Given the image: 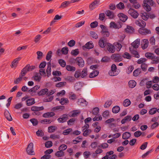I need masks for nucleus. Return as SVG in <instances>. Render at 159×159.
Returning <instances> with one entry per match:
<instances>
[{
  "instance_id": "42",
  "label": "nucleus",
  "mask_w": 159,
  "mask_h": 159,
  "mask_svg": "<svg viewBox=\"0 0 159 159\" xmlns=\"http://www.w3.org/2000/svg\"><path fill=\"white\" fill-rule=\"evenodd\" d=\"M80 53L79 50L78 48L72 50L70 54L73 56H76L79 54Z\"/></svg>"
},
{
  "instance_id": "58",
  "label": "nucleus",
  "mask_w": 159,
  "mask_h": 159,
  "mask_svg": "<svg viewBox=\"0 0 159 159\" xmlns=\"http://www.w3.org/2000/svg\"><path fill=\"white\" fill-rule=\"evenodd\" d=\"M66 79L67 81L71 82H74L75 80L74 76L73 77L72 76H67Z\"/></svg>"
},
{
  "instance_id": "6",
  "label": "nucleus",
  "mask_w": 159,
  "mask_h": 159,
  "mask_svg": "<svg viewBox=\"0 0 159 159\" xmlns=\"http://www.w3.org/2000/svg\"><path fill=\"white\" fill-rule=\"evenodd\" d=\"M100 4V0H94L89 4V9L90 10H93Z\"/></svg>"
},
{
  "instance_id": "16",
  "label": "nucleus",
  "mask_w": 159,
  "mask_h": 159,
  "mask_svg": "<svg viewBox=\"0 0 159 159\" xmlns=\"http://www.w3.org/2000/svg\"><path fill=\"white\" fill-rule=\"evenodd\" d=\"M94 47V45L92 41H89L87 42L84 45L82 46L83 50H85L86 49H91Z\"/></svg>"
},
{
  "instance_id": "15",
  "label": "nucleus",
  "mask_w": 159,
  "mask_h": 159,
  "mask_svg": "<svg viewBox=\"0 0 159 159\" xmlns=\"http://www.w3.org/2000/svg\"><path fill=\"white\" fill-rule=\"evenodd\" d=\"M139 15L141 18L144 20H147L149 19L148 14L144 11H141Z\"/></svg>"
},
{
  "instance_id": "52",
  "label": "nucleus",
  "mask_w": 159,
  "mask_h": 159,
  "mask_svg": "<svg viewBox=\"0 0 159 159\" xmlns=\"http://www.w3.org/2000/svg\"><path fill=\"white\" fill-rule=\"evenodd\" d=\"M80 112V111L79 110H75L71 111L70 115L71 117H74L79 114Z\"/></svg>"
},
{
  "instance_id": "8",
  "label": "nucleus",
  "mask_w": 159,
  "mask_h": 159,
  "mask_svg": "<svg viewBox=\"0 0 159 159\" xmlns=\"http://www.w3.org/2000/svg\"><path fill=\"white\" fill-rule=\"evenodd\" d=\"M34 145L32 143H30L28 145L26 149L27 153L30 155H34V152L33 150Z\"/></svg>"
},
{
  "instance_id": "60",
  "label": "nucleus",
  "mask_w": 159,
  "mask_h": 159,
  "mask_svg": "<svg viewBox=\"0 0 159 159\" xmlns=\"http://www.w3.org/2000/svg\"><path fill=\"white\" fill-rule=\"evenodd\" d=\"M85 22V21L82 20L77 23L75 25V27L76 28H78L82 26L84 24Z\"/></svg>"
},
{
  "instance_id": "49",
  "label": "nucleus",
  "mask_w": 159,
  "mask_h": 159,
  "mask_svg": "<svg viewBox=\"0 0 159 159\" xmlns=\"http://www.w3.org/2000/svg\"><path fill=\"white\" fill-rule=\"evenodd\" d=\"M37 55V59L39 60H41L43 56V52L40 51H38L36 52Z\"/></svg>"
},
{
  "instance_id": "10",
  "label": "nucleus",
  "mask_w": 159,
  "mask_h": 159,
  "mask_svg": "<svg viewBox=\"0 0 159 159\" xmlns=\"http://www.w3.org/2000/svg\"><path fill=\"white\" fill-rule=\"evenodd\" d=\"M122 24L120 23H116L114 22H111L109 24V28L116 29H119L122 27Z\"/></svg>"
},
{
  "instance_id": "2",
  "label": "nucleus",
  "mask_w": 159,
  "mask_h": 159,
  "mask_svg": "<svg viewBox=\"0 0 159 159\" xmlns=\"http://www.w3.org/2000/svg\"><path fill=\"white\" fill-rule=\"evenodd\" d=\"M155 5V2L153 0H143V7L144 9L147 11H149L151 10V6Z\"/></svg>"
},
{
  "instance_id": "14",
  "label": "nucleus",
  "mask_w": 159,
  "mask_h": 159,
  "mask_svg": "<svg viewBox=\"0 0 159 159\" xmlns=\"http://www.w3.org/2000/svg\"><path fill=\"white\" fill-rule=\"evenodd\" d=\"M62 18V16L58 14H57L55 16L53 20L50 22V25H52L55 24L57 20H60Z\"/></svg>"
},
{
  "instance_id": "13",
  "label": "nucleus",
  "mask_w": 159,
  "mask_h": 159,
  "mask_svg": "<svg viewBox=\"0 0 159 159\" xmlns=\"http://www.w3.org/2000/svg\"><path fill=\"white\" fill-rule=\"evenodd\" d=\"M84 85V84L83 83L78 82H76L74 84V87L75 90L79 91L81 89Z\"/></svg>"
},
{
  "instance_id": "1",
  "label": "nucleus",
  "mask_w": 159,
  "mask_h": 159,
  "mask_svg": "<svg viewBox=\"0 0 159 159\" xmlns=\"http://www.w3.org/2000/svg\"><path fill=\"white\" fill-rule=\"evenodd\" d=\"M51 62H50L48 63V66L46 69V72L44 69H39V75L41 76H42L45 77L46 75L48 77H49L51 74Z\"/></svg>"
},
{
  "instance_id": "48",
  "label": "nucleus",
  "mask_w": 159,
  "mask_h": 159,
  "mask_svg": "<svg viewBox=\"0 0 159 159\" xmlns=\"http://www.w3.org/2000/svg\"><path fill=\"white\" fill-rule=\"evenodd\" d=\"M42 37V36L41 35L39 34L37 35L34 39V41L35 43H39Z\"/></svg>"
},
{
  "instance_id": "59",
  "label": "nucleus",
  "mask_w": 159,
  "mask_h": 159,
  "mask_svg": "<svg viewBox=\"0 0 159 159\" xmlns=\"http://www.w3.org/2000/svg\"><path fill=\"white\" fill-rule=\"evenodd\" d=\"M57 127L55 126H51L48 127V132L51 133L54 132L56 129Z\"/></svg>"
},
{
  "instance_id": "47",
  "label": "nucleus",
  "mask_w": 159,
  "mask_h": 159,
  "mask_svg": "<svg viewBox=\"0 0 159 159\" xmlns=\"http://www.w3.org/2000/svg\"><path fill=\"white\" fill-rule=\"evenodd\" d=\"M89 35L92 38L96 39L98 38V36L97 34L95 32L91 31L89 32Z\"/></svg>"
},
{
  "instance_id": "32",
  "label": "nucleus",
  "mask_w": 159,
  "mask_h": 159,
  "mask_svg": "<svg viewBox=\"0 0 159 159\" xmlns=\"http://www.w3.org/2000/svg\"><path fill=\"white\" fill-rule=\"evenodd\" d=\"M132 4L133 7L135 9H138L141 7V4L137 1L133 2Z\"/></svg>"
},
{
  "instance_id": "3",
  "label": "nucleus",
  "mask_w": 159,
  "mask_h": 159,
  "mask_svg": "<svg viewBox=\"0 0 159 159\" xmlns=\"http://www.w3.org/2000/svg\"><path fill=\"white\" fill-rule=\"evenodd\" d=\"M119 71L117 70V67L115 64H113L111 66V70L109 72V74L111 76H115L117 75Z\"/></svg>"
},
{
  "instance_id": "5",
  "label": "nucleus",
  "mask_w": 159,
  "mask_h": 159,
  "mask_svg": "<svg viewBox=\"0 0 159 159\" xmlns=\"http://www.w3.org/2000/svg\"><path fill=\"white\" fill-rule=\"evenodd\" d=\"M22 58L20 57H18L17 58L13 59L11 62L10 66L12 69H16L19 63V62L20 61Z\"/></svg>"
},
{
  "instance_id": "23",
  "label": "nucleus",
  "mask_w": 159,
  "mask_h": 159,
  "mask_svg": "<svg viewBox=\"0 0 159 159\" xmlns=\"http://www.w3.org/2000/svg\"><path fill=\"white\" fill-rule=\"evenodd\" d=\"M134 28L130 26H127L126 28L125 29V31L129 34H131L133 33L134 31Z\"/></svg>"
},
{
  "instance_id": "22",
  "label": "nucleus",
  "mask_w": 159,
  "mask_h": 159,
  "mask_svg": "<svg viewBox=\"0 0 159 159\" xmlns=\"http://www.w3.org/2000/svg\"><path fill=\"white\" fill-rule=\"evenodd\" d=\"M71 2L69 1H65L63 2L61 4L59 8H65L68 7Z\"/></svg>"
},
{
  "instance_id": "35",
  "label": "nucleus",
  "mask_w": 159,
  "mask_h": 159,
  "mask_svg": "<svg viewBox=\"0 0 159 159\" xmlns=\"http://www.w3.org/2000/svg\"><path fill=\"white\" fill-rule=\"evenodd\" d=\"M134 136L136 137H138L140 136L141 135L143 136H145V134L144 132H141L140 131H137L135 132L134 134Z\"/></svg>"
},
{
  "instance_id": "20",
  "label": "nucleus",
  "mask_w": 159,
  "mask_h": 159,
  "mask_svg": "<svg viewBox=\"0 0 159 159\" xmlns=\"http://www.w3.org/2000/svg\"><path fill=\"white\" fill-rule=\"evenodd\" d=\"M98 124V122H96L93 124L92 125L93 127L94 128V131L96 133L98 132L101 129L100 126Z\"/></svg>"
},
{
  "instance_id": "19",
  "label": "nucleus",
  "mask_w": 159,
  "mask_h": 159,
  "mask_svg": "<svg viewBox=\"0 0 159 159\" xmlns=\"http://www.w3.org/2000/svg\"><path fill=\"white\" fill-rule=\"evenodd\" d=\"M149 42L148 39H145L142 40L141 41V47L144 49L147 48Z\"/></svg>"
},
{
  "instance_id": "17",
  "label": "nucleus",
  "mask_w": 159,
  "mask_h": 159,
  "mask_svg": "<svg viewBox=\"0 0 159 159\" xmlns=\"http://www.w3.org/2000/svg\"><path fill=\"white\" fill-rule=\"evenodd\" d=\"M118 16L120 20L124 22H125L128 19L127 16L126 15L122 13L118 14Z\"/></svg>"
},
{
  "instance_id": "4",
  "label": "nucleus",
  "mask_w": 159,
  "mask_h": 159,
  "mask_svg": "<svg viewBox=\"0 0 159 159\" xmlns=\"http://www.w3.org/2000/svg\"><path fill=\"white\" fill-rule=\"evenodd\" d=\"M128 13L134 19L137 18L139 14L138 11L132 8H130L128 11Z\"/></svg>"
},
{
  "instance_id": "54",
  "label": "nucleus",
  "mask_w": 159,
  "mask_h": 159,
  "mask_svg": "<svg viewBox=\"0 0 159 159\" xmlns=\"http://www.w3.org/2000/svg\"><path fill=\"white\" fill-rule=\"evenodd\" d=\"M134 69V67L133 66H130L127 68L126 72L128 74H129L131 73Z\"/></svg>"
},
{
  "instance_id": "64",
  "label": "nucleus",
  "mask_w": 159,
  "mask_h": 159,
  "mask_svg": "<svg viewBox=\"0 0 159 159\" xmlns=\"http://www.w3.org/2000/svg\"><path fill=\"white\" fill-rule=\"evenodd\" d=\"M147 61L146 59L144 58H141L138 59L137 62L139 64H144L143 63L146 61Z\"/></svg>"
},
{
  "instance_id": "43",
  "label": "nucleus",
  "mask_w": 159,
  "mask_h": 159,
  "mask_svg": "<svg viewBox=\"0 0 159 159\" xmlns=\"http://www.w3.org/2000/svg\"><path fill=\"white\" fill-rule=\"evenodd\" d=\"M99 74V72L97 70H95L91 73L89 75V77L90 78H93L97 76Z\"/></svg>"
},
{
  "instance_id": "27",
  "label": "nucleus",
  "mask_w": 159,
  "mask_h": 159,
  "mask_svg": "<svg viewBox=\"0 0 159 159\" xmlns=\"http://www.w3.org/2000/svg\"><path fill=\"white\" fill-rule=\"evenodd\" d=\"M55 115L54 112H47L43 114V116L44 118H48L49 117H52Z\"/></svg>"
},
{
  "instance_id": "39",
  "label": "nucleus",
  "mask_w": 159,
  "mask_h": 159,
  "mask_svg": "<svg viewBox=\"0 0 159 159\" xmlns=\"http://www.w3.org/2000/svg\"><path fill=\"white\" fill-rule=\"evenodd\" d=\"M35 103L34 99L33 98L29 99L26 101V104L28 106H31Z\"/></svg>"
},
{
  "instance_id": "11",
  "label": "nucleus",
  "mask_w": 159,
  "mask_h": 159,
  "mask_svg": "<svg viewBox=\"0 0 159 159\" xmlns=\"http://www.w3.org/2000/svg\"><path fill=\"white\" fill-rule=\"evenodd\" d=\"M111 58L112 60H114L115 62H119L123 60L121 56L118 54H112L111 56Z\"/></svg>"
},
{
  "instance_id": "34",
  "label": "nucleus",
  "mask_w": 159,
  "mask_h": 159,
  "mask_svg": "<svg viewBox=\"0 0 159 159\" xmlns=\"http://www.w3.org/2000/svg\"><path fill=\"white\" fill-rule=\"evenodd\" d=\"M48 89H41L38 92V94L39 96L44 95L47 93L48 92Z\"/></svg>"
},
{
  "instance_id": "46",
  "label": "nucleus",
  "mask_w": 159,
  "mask_h": 159,
  "mask_svg": "<svg viewBox=\"0 0 159 159\" xmlns=\"http://www.w3.org/2000/svg\"><path fill=\"white\" fill-rule=\"evenodd\" d=\"M131 104V102L128 99H125L123 102V105L125 107H127Z\"/></svg>"
},
{
  "instance_id": "9",
  "label": "nucleus",
  "mask_w": 159,
  "mask_h": 159,
  "mask_svg": "<svg viewBox=\"0 0 159 159\" xmlns=\"http://www.w3.org/2000/svg\"><path fill=\"white\" fill-rule=\"evenodd\" d=\"M76 64L79 66L82 67L84 66V62L83 58L81 57H77L75 59Z\"/></svg>"
},
{
  "instance_id": "33",
  "label": "nucleus",
  "mask_w": 159,
  "mask_h": 159,
  "mask_svg": "<svg viewBox=\"0 0 159 159\" xmlns=\"http://www.w3.org/2000/svg\"><path fill=\"white\" fill-rule=\"evenodd\" d=\"M4 115L6 118H7L8 120L11 121L12 120V119L11 115L8 111L6 110L5 111Z\"/></svg>"
},
{
  "instance_id": "56",
  "label": "nucleus",
  "mask_w": 159,
  "mask_h": 159,
  "mask_svg": "<svg viewBox=\"0 0 159 159\" xmlns=\"http://www.w3.org/2000/svg\"><path fill=\"white\" fill-rule=\"evenodd\" d=\"M141 72V69H137L135 70L133 72V75L134 76H138Z\"/></svg>"
},
{
  "instance_id": "36",
  "label": "nucleus",
  "mask_w": 159,
  "mask_h": 159,
  "mask_svg": "<svg viewBox=\"0 0 159 159\" xmlns=\"http://www.w3.org/2000/svg\"><path fill=\"white\" fill-rule=\"evenodd\" d=\"M24 76H21L20 74V76L17 78H16L14 80V83L16 84H18L20 83L22 81L23 77Z\"/></svg>"
},
{
  "instance_id": "55",
  "label": "nucleus",
  "mask_w": 159,
  "mask_h": 159,
  "mask_svg": "<svg viewBox=\"0 0 159 159\" xmlns=\"http://www.w3.org/2000/svg\"><path fill=\"white\" fill-rule=\"evenodd\" d=\"M114 46L115 47V48H116L117 51H120L122 47L121 45L117 42L115 43H114Z\"/></svg>"
},
{
  "instance_id": "24",
  "label": "nucleus",
  "mask_w": 159,
  "mask_h": 159,
  "mask_svg": "<svg viewBox=\"0 0 159 159\" xmlns=\"http://www.w3.org/2000/svg\"><path fill=\"white\" fill-rule=\"evenodd\" d=\"M105 14L110 19H113L115 17L114 13L110 11V10H107Z\"/></svg>"
},
{
  "instance_id": "29",
  "label": "nucleus",
  "mask_w": 159,
  "mask_h": 159,
  "mask_svg": "<svg viewBox=\"0 0 159 159\" xmlns=\"http://www.w3.org/2000/svg\"><path fill=\"white\" fill-rule=\"evenodd\" d=\"M140 40L137 39L132 43V45L135 48H138L140 44Z\"/></svg>"
},
{
  "instance_id": "21",
  "label": "nucleus",
  "mask_w": 159,
  "mask_h": 159,
  "mask_svg": "<svg viewBox=\"0 0 159 159\" xmlns=\"http://www.w3.org/2000/svg\"><path fill=\"white\" fill-rule=\"evenodd\" d=\"M108 43L104 41L103 38H100L98 41V45L101 48H104L106 46H107V44Z\"/></svg>"
},
{
  "instance_id": "44",
  "label": "nucleus",
  "mask_w": 159,
  "mask_h": 159,
  "mask_svg": "<svg viewBox=\"0 0 159 159\" xmlns=\"http://www.w3.org/2000/svg\"><path fill=\"white\" fill-rule=\"evenodd\" d=\"M80 74V70H76L74 74V76L75 79H78L81 77Z\"/></svg>"
},
{
  "instance_id": "37",
  "label": "nucleus",
  "mask_w": 159,
  "mask_h": 159,
  "mask_svg": "<svg viewBox=\"0 0 159 159\" xmlns=\"http://www.w3.org/2000/svg\"><path fill=\"white\" fill-rule=\"evenodd\" d=\"M131 136L130 133L128 132H126L122 134V138L124 139H127Z\"/></svg>"
},
{
  "instance_id": "28",
  "label": "nucleus",
  "mask_w": 159,
  "mask_h": 159,
  "mask_svg": "<svg viewBox=\"0 0 159 159\" xmlns=\"http://www.w3.org/2000/svg\"><path fill=\"white\" fill-rule=\"evenodd\" d=\"M136 82L133 80H130L128 82V85L131 88H134L136 85Z\"/></svg>"
},
{
  "instance_id": "26",
  "label": "nucleus",
  "mask_w": 159,
  "mask_h": 159,
  "mask_svg": "<svg viewBox=\"0 0 159 159\" xmlns=\"http://www.w3.org/2000/svg\"><path fill=\"white\" fill-rule=\"evenodd\" d=\"M68 116L66 115H63L62 117L58 119L57 120L59 122H64L67 120Z\"/></svg>"
},
{
  "instance_id": "25",
  "label": "nucleus",
  "mask_w": 159,
  "mask_h": 159,
  "mask_svg": "<svg viewBox=\"0 0 159 159\" xmlns=\"http://www.w3.org/2000/svg\"><path fill=\"white\" fill-rule=\"evenodd\" d=\"M87 73L88 71L87 69L86 68H84L83 69L81 72L80 71L81 77L82 78H84L86 77L88 75Z\"/></svg>"
},
{
  "instance_id": "50",
  "label": "nucleus",
  "mask_w": 159,
  "mask_h": 159,
  "mask_svg": "<svg viewBox=\"0 0 159 159\" xmlns=\"http://www.w3.org/2000/svg\"><path fill=\"white\" fill-rule=\"evenodd\" d=\"M120 110V108L118 106H116L113 107L112 109V111L114 113H118Z\"/></svg>"
},
{
  "instance_id": "7",
  "label": "nucleus",
  "mask_w": 159,
  "mask_h": 159,
  "mask_svg": "<svg viewBox=\"0 0 159 159\" xmlns=\"http://www.w3.org/2000/svg\"><path fill=\"white\" fill-rule=\"evenodd\" d=\"M136 25L141 28H144L146 25V23L145 21L142 19L136 20L134 22Z\"/></svg>"
},
{
  "instance_id": "12",
  "label": "nucleus",
  "mask_w": 159,
  "mask_h": 159,
  "mask_svg": "<svg viewBox=\"0 0 159 159\" xmlns=\"http://www.w3.org/2000/svg\"><path fill=\"white\" fill-rule=\"evenodd\" d=\"M139 32L141 34L146 35L151 33V31L146 28H140L138 30Z\"/></svg>"
},
{
  "instance_id": "61",
  "label": "nucleus",
  "mask_w": 159,
  "mask_h": 159,
  "mask_svg": "<svg viewBox=\"0 0 159 159\" xmlns=\"http://www.w3.org/2000/svg\"><path fill=\"white\" fill-rule=\"evenodd\" d=\"M116 7L117 8L120 10L124 9L125 7L124 4L121 2H120L117 4L116 6Z\"/></svg>"
},
{
  "instance_id": "62",
  "label": "nucleus",
  "mask_w": 159,
  "mask_h": 159,
  "mask_svg": "<svg viewBox=\"0 0 159 159\" xmlns=\"http://www.w3.org/2000/svg\"><path fill=\"white\" fill-rule=\"evenodd\" d=\"M75 44V42L74 40H71L67 43V45L70 47H72L74 46Z\"/></svg>"
},
{
  "instance_id": "40",
  "label": "nucleus",
  "mask_w": 159,
  "mask_h": 159,
  "mask_svg": "<svg viewBox=\"0 0 159 159\" xmlns=\"http://www.w3.org/2000/svg\"><path fill=\"white\" fill-rule=\"evenodd\" d=\"M29 71L27 67L26 66L25 67L21 70L20 74L22 76H24Z\"/></svg>"
},
{
  "instance_id": "31",
  "label": "nucleus",
  "mask_w": 159,
  "mask_h": 159,
  "mask_svg": "<svg viewBox=\"0 0 159 159\" xmlns=\"http://www.w3.org/2000/svg\"><path fill=\"white\" fill-rule=\"evenodd\" d=\"M42 78L41 76L39 74L37 73L33 77L34 80L37 82H39Z\"/></svg>"
},
{
  "instance_id": "41",
  "label": "nucleus",
  "mask_w": 159,
  "mask_h": 159,
  "mask_svg": "<svg viewBox=\"0 0 159 159\" xmlns=\"http://www.w3.org/2000/svg\"><path fill=\"white\" fill-rule=\"evenodd\" d=\"M131 117L130 116H127L125 117L121 121V123L122 124H124L127 122L130 121L131 119Z\"/></svg>"
},
{
  "instance_id": "57",
  "label": "nucleus",
  "mask_w": 159,
  "mask_h": 159,
  "mask_svg": "<svg viewBox=\"0 0 159 159\" xmlns=\"http://www.w3.org/2000/svg\"><path fill=\"white\" fill-rule=\"evenodd\" d=\"M145 57L149 59H152L154 57V54L151 52H147L145 53Z\"/></svg>"
},
{
  "instance_id": "45",
  "label": "nucleus",
  "mask_w": 159,
  "mask_h": 159,
  "mask_svg": "<svg viewBox=\"0 0 159 159\" xmlns=\"http://www.w3.org/2000/svg\"><path fill=\"white\" fill-rule=\"evenodd\" d=\"M55 155L58 157H61L64 156V152L63 151L59 150L55 153Z\"/></svg>"
},
{
  "instance_id": "30",
  "label": "nucleus",
  "mask_w": 159,
  "mask_h": 159,
  "mask_svg": "<svg viewBox=\"0 0 159 159\" xmlns=\"http://www.w3.org/2000/svg\"><path fill=\"white\" fill-rule=\"evenodd\" d=\"M44 109L43 107H37V106H32L31 107V110L33 111H38L42 110Z\"/></svg>"
},
{
  "instance_id": "63",
  "label": "nucleus",
  "mask_w": 159,
  "mask_h": 159,
  "mask_svg": "<svg viewBox=\"0 0 159 159\" xmlns=\"http://www.w3.org/2000/svg\"><path fill=\"white\" fill-rule=\"evenodd\" d=\"M53 96H47L44 99V102H50L53 100Z\"/></svg>"
},
{
  "instance_id": "51",
  "label": "nucleus",
  "mask_w": 159,
  "mask_h": 159,
  "mask_svg": "<svg viewBox=\"0 0 159 159\" xmlns=\"http://www.w3.org/2000/svg\"><path fill=\"white\" fill-rule=\"evenodd\" d=\"M61 51L63 54L66 55L69 52L68 48L67 47H65L62 48Z\"/></svg>"
},
{
  "instance_id": "18",
  "label": "nucleus",
  "mask_w": 159,
  "mask_h": 159,
  "mask_svg": "<svg viewBox=\"0 0 159 159\" xmlns=\"http://www.w3.org/2000/svg\"><path fill=\"white\" fill-rule=\"evenodd\" d=\"M107 50L110 52L113 53L115 52V47L114 45L109 43L107 44Z\"/></svg>"
},
{
  "instance_id": "53",
  "label": "nucleus",
  "mask_w": 159,
  "mask_h": 159,
  "mask_svg": "<svg viewBox=\"0 0 159 159\" xmlns=\"http://www.w3.org/2000/svg\"><path fill=\"white\" fill-rule=\"evenodd\" d=\"M69 102V100L66 98H62L60 100V103L61 105L66 104Z\"/></svg>"
},
{
  "instance_id": "38",
  "label": "nucleus",
  "mask_w": 159,
  "mask_h": 159,
  "mask_svg": "<svg viewBox=\"0 0 159 159\" xmlns=\"http://www.w3.org/2000/svg\"><path fill=\"white\" fill-rule=\"evenodd\" d=\"M66 69L70 71L73 72L76 70V68L75 67L70 65H67L66 66Z\"/></svg>"
}]
</instances>
